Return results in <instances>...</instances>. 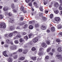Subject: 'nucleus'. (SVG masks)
<instances>
[{"mask_svg":"<svg viewBox=\"0 0 62 62\" xmlns=\"http://www.w3.org/2000/svg\"><path fill=\"white\" fill-rule=\"evenodd\" d=\"M3 18H4V16L2 15H0V19H2Z\"/></svg>","mask_w":62,"mask_h":62,"instance_id":"nucleus-36","label":"nucleus"},{"mask_svg":"<svg viewBox=\"0 0 62 62\" xmlns=\"http://www.w3.org/2000/svg\"><path fill=\"white\" fill-rule=\"evenodd\" d=\"M42 19L43 21H46L47 19L46 18V17H45L44 16L42 17Z\"/></svg>","mask_w":62,"mask_h":62,"instance_id":"nucleus-30","label":"nucleus"},{"mask_svg":"<svg viewBox=\"0 0 62 62\" xmlns=\"http://www.w3.org/2000/svg\"><path fill=\"white\" fill-rule=\"evenodd\" d=\"M59 9L60 10H62V7H59Z\"/></svg>","mask_w":62,"mask_h":62,"instance_id":"nucleus-63","label":"nucleus"},{"mask_svg":"<svg viewBox=\"0 0 62 62\" xmlns=\"http://www.w3.org/2000/svg\"><path fill=\"white\" fill-rule=\"evenodd\" d=\"M8 15L9 16H12V14L11 13H9L8 14Z\"/></svg>","mask_w":62,"mask_h":62,"instance_id":"nucleus-40","label":"nucleus"},{"mask_svg":"<svg viewBox=\"0 0 62 62\" xmlns=\"http://www.w3.org/2000/svg\"><path fill=\"white\" fill-rule=\"evenodd\" d=\"M43 51V48L42 47H41L39 49L40 51Z\"/></svg>","mask_w":62,"mask_h":62,"instance_id":"nucleus-49","label":"nucleus"},{"mask_svg":"<svg viewBox=\"0 0 62 62\" xmlns=\"http://www.w3.org/2000/svg\"><path fill=\"white\" fill-rule=\"evenodd\" d=\"M24 40L23 39L20 38L19 39V41L20 42H23V41Z\"/></svg>","mask_w":62,"mask_h":62,"instance_id":"nucleus-22","label":"nucleus"},{"mask_svg":"<svg viewBox=\"0 0 62 62\" xmlns=\"http://www.w3.org/2000/svg\"><path fill=\"white\" fill-rule=\"evenodd\" d=\"M60 3V5H62V0H57Z\"/></svg>","mask_w":62,"mask_h":62,"instance_id":"nucleus-33","label":"nucleus"},{"mask_svg":"<svg viewBox=\"0 0 62 62\" xmlns=\"http://www.w3.org/2000/svg\"><path fill=\"white\" fill-rule=\"evenodd\" d=\"M9 22H10V23H13L14 22V20H13L12 19H11L10 18L9 20Z\"/></svg>","mask_w":62,"mask_h":62,"instance_id":"nucleus-28","label":"nucleus"},{"mask_svg":"<svg viewBox=\"0 0 62 62\" xmlns=\"http://www.w3.org/2000/svg\"><path fill=\"white\" fill-rule=\"evenodd\" d=\"M58 12H59L58 10H57L55 12V13H56V14H58Z\"/></svg>","mask_w":62,"mask_h":62,"instance_id":"nucleus-52","label":"nucleus"},{"mask_svg":"<svg viewBox=\"0 0 62 62\" xmlns=\"http://www.w3.org/2000/svg\"><path fill=\"white\" fill-rule=\"evenodd\" d=\"M8 62H12L13 61L12 59L11 58H8Z\"/></svg>","mask_w":62,"mask_h":62,"instance_id":"nucleus-13","label":"nucleus"},{"mask_svg":"<svg viewBox=\"0 0 62 62\" xmlns=\"http://www.w3.org/2000/svg\"><path fill=\"white\" fill-rule=\"evenodd\" d=\"M6 43L7 44H9L10 43L9 39H7L6 41Z\"/></svg>","mask_w":62,"mask_h":62,"instance_id":"nucleus-20","label":"nucleus"},{"mask_svg":"<svg viewBox=\"0 0 62 62\" xmlns=\"http://www.w3.org/2000/svg\"><path fill=\"white\" fill-rule=\"evenodd\" d=\"M13 29V27L12 26L10 27L8 29V31H12Z\"/></svg>","mask_w":62,"mask_h":62,"instance_id":"nucleus-11","label":"nucleus"},{"mask_svg":"<svg viewBox=\"0 0 62 62\" xmlns=\"http://www.w3.org/2000/svg\"><path fill=\"white\" fill-rule=\"evenodd\" d=\"M32 23H33V21H31L29 22V23H30V24H32Z\"/></svg>","mask_w":62,"mask_h":62,"instance_id":"nucleus-62","label":"nucleus"},{"mask_svg":"<svg viewBox=\"0 0 62 62\" xmlns=\"http://www.w3.org/2000/svg\"><path fill=\"white\" fill-rule=\"evenodd\" d=\"M14 34H17L18 32L17 31H15L13 32Z\"/></svg>","mask_w":62,"mask_h":62,"instance_id":"nucleus-47","label":"nucleus"},{"mask_svg":"<svg viewBox=\"0 0 62 62\" xmlns=\"http://www.w3.org/2000/svg\"><path fill=\"white\" fill-rule=\"evenodd\" d=\"M62 27V26H61V24L59 25L58 26V28L59 29L61 28Z\"/></svg>","mask_w":62,"mask_h":62,"instance_id":"nucleus-32","label":"nucleus"},{"mask_svg":"<svg viewBox=\"0 0 62 62\" xmlns=\"http://www.w3.org/2000/svg\"><path fill=\"white\" fill-rule=\"evenodd\" d=\"M42 54H43L41 53H39V55H42Z\"/></svg>","mask_w":62,"mask_h":62,"instance_id":"nucleus-64","label":"nucleus"},{"mask_svg":"<svg viewBox=\"0 0 62 62\" xmlns=\"http://www.w3.org/2000/svg\"><path fill=\"white\" fill-rule=\"evenodd\" d=\"M34 35L32 33H30L29 35V38H31V37H34Z\"/></svg>","mask_w":62,"mask_h":62,"instance_id":"nucleus-16","label":"nucleus"},{"mask_svg":"<svg viewBox=\"0 0 62 62\" xmlns=\"http://www.w3.org/2000/svg\"><path fill=\"white\" fill-rule=\"evenodd\" d=\"M4 46L5 47L8 48V45L7 44H5L4 45Z\"/></svg>","mask_w":62,"mask_h":62,"instance_id":"nucleus-39","label":"nucleus"},{"mask_svg":"<svg viewBox=\"0 0 62 62\" xmlns=\"http://www.w3.org/2000/svg\"><path fill=\"white\" fill-rule=\"evenodd\" d=\"M33 4H34V6H36V5H37V4L36 3V2H34L33 3Z\"/></svg>","mask_w":62,"mask_h":62,"instance_id":"nucleus-59","label":"nucleus"},{"mask_svg":"<svg viewBox=\"0 0 62 62\" xmlns=\"http://www.w3.org/2000/svg\"><path fill=\"white\" fill-rule=\"evenodd\" d=\"M51 47H49V48H48L46 50V52L47 53L48 52H49L50 51H51Z\"/></svg>","mask_w":62,"mask_h":62,"instance_id":"nucleus-19","label":"nucleus"},{"mask_svg":"<svg viewBox=\"0 0 62 62\" xmlns=\"http://www.w3.org/2000/svg\"><path fill=\"white\" fill-rule=\"evenodd\" d=\"M8 34H6L5 35V37H8Z\"/></svg>","mask_w":62,"mask_h":62,"instance_id":"nucleus-60","label":"nucleus"},{"mask_svg":"<svg viewBox=\"0 0 62 62\" xmlns=\"http://www.w3.org/2000/svg\"><path fill=\"white\" fill-rule=\"evenodd\" d=\"M45 58L46 59H49V56H47Z\"/></svg>","mask_w":62,"mask_h":62,"instance_id":"nucleus-48","label":"nucleus"},{"mask_svg":"<svg viewBox=\"0 0 62 62\" xmlns=\"http://www.w3.org/2000/svg\"><path fill=\"white\" fill-rule=\"evenodd\" d=\"M45 12L46 14H47V13L48 12V11L47 10H45Z\"/></svg>","mask_w":62,"mask_h":62,"instance_id":"nucleus-56","label":"nucleus"},{"mask_svg":"<svg viewBox=\"0 0 62 62\" xmlns=\"http://www.w3.org/2000/svg\"><path fill=\"white\" fill-rule=\"evenodd\" d=\"M13 57L14 59H17L18 57V55H15L13 56Z\"/></svg>","mask_w":62,"mask_h":62,"instance_id":"nucleus-21","label":"nucleus"},{"mask_svg":"<svg viewBox=\"0 0 62 62\" xmlns=\"http://www.w3.org/2000/svg\"><path fill=\"white\" fill-rule=\"evenodd\" d=\"M24 38L25 39H26V41H27V39H28V36H27L26 35L24 37Z\"/></svg>","mask_w":62,"mask_h":62,"instance_id":"nucleus-26","label":"nucleus"},{"mask_svg":"<svg viewBox=\"0 0 62 62\" xmlns=\"http://www.w3.org/2000/svg\"><path fill=\"white\" fill-rule=\"evenodd\" d=\"M11 7L12 9L15 8V7H14V3L12 4L11 5Z\"/></svg>","mask_w":62,"mask_h":62,"instance_id":"nucleus-23","label":"nucleus"},{"mask_svg":"<svg viewBox=\"0 0 62 62\" xmlns=\"http://www.w3.org/2000/svg\"><path fill=\"white\" fill-rule=\"evenodd\" d=\"M49 54H50L51 55H53V53L52 52H50L49 53Z\"/></svg>","mask_w":62,"mask_h":62,"instance_id":"nucleus-55","label":"nucleus"},{"mask_svg":"<svg viewBox=\"0 0 62 62\" xmlns=\"http://www.w3.org/2000/svg\"><path fill=\"white\" fill-rule=\"evenodd\" d=\"M13 11L14 12H17V11L15 9H13Z\"/></svg>","mask_w":62,"mask_h":62,"instance_id":"nucleus-53","label":"nucleus"},{"mask_svg":"<svg viewBox=\"0 0 62 62\" xmlns=\"http://www.w3.org/2000/svg\"><path fill=\"white\" fill-rule=\"evenodd\" d=\"M25 59V57H20L19 58V60H20V61H23V60Z\"/></svg>","mask_w":62,"mask_h":62,"instance_id":"nucleus-9","label":"nucleus"},{"mask_svg":"<svg viewBox=\"0 0 62 62\" xmlns=\"http://www.w3.org/2000/svg\"><path fill=\"white\" fill-rule=\"evenodd\" d=\"M46 43L47 44L49 45L50 44V40H47L46 41Z\"/></svg>","mask_w":62,"mask_h":62,"instance_id":"nucleus-35","label":"nucleus"},{"mask_svg":"<svg viewBox=\"0 0 62 62\" xmlns=\"http://www.w3.org/2000/svg\"><path fill=\"white\" fill-rule=\"evenodd\" d=\"M6 27V25L5 23H3L1 24L0 25V28H5Z\"/></svg>","mask_w":62,"mask_h":62,"instance_id":"nucleus-2","label":"nucleus"},{"mask_svg":"<svg viewBox=\"0 0 62 62\" xmlns=\"http://www.w3.org/2000/svg\"><path fill=\"white\" fill-rule=\"evenodd\" d=\"M56 41L57 42H59L60 41V39H58L56 40Z\"/></svg>","mask_w":62,"mask_h":62,"instance_id":"nucleus-51","label":"nucleus"},{"mask_svg":"<svg viewBox=\"0 0 62 62\" xmlns=\"http://www.w3.org/2000/svg\"><path fill=\"white\" fill-rule=\"evenodd\" d=\"M43 7L42 6H41L40 7L39 9L41 11H43V8H42Z\"/></svg>","mask_w":62,"mask_h":62,"instance_id":"nucleus-25","label":"nucleus"},{"mask_svg":"<svg viewBox=\"0 0 62 62\" xmlns=\"http://www.w3.org/2000/svg\"><path fill=\"white\" fill-rule=\"evenodd\" d=\"M16 37L18 38H21V35L20 34H18L17 35Z\"/></svg>","mask_w":62,"mask_h":62,"instance_id":"nucleus-24","label":"nucleus"},{"mask_svg":"<svg viewBox=\"0 0 62 62\" xmlns=\"http://www.w3.org/2000/svg\"><path fill=\"white\" fill-rule=\"evenodd\" d=\"M39 26V25L38 24H36L35 25V27L37 28V27H38Z\"/></svg>","mask_w":62,"mask_h":62,"instance_id":"nucleus-42","label":"nucleus"},{"mask_svg":"<svg viewBox=\"0 0 62 62\" xmlns=\"http://www.w3.org/2000/svg\"><path fill=\"white\" fill-rule=\"evenodd\" d=\"M53 17H54V15L53 14H51L50 15V18L52 19Z\"/></svg>","mask_w":62,"mask_h":62,"instance_id":"nucleus-41","label":"nucleus"},{"mask_svg":"<svg viewBox=\"0 0 62 62\" xmlns=\"http://www.w3.org/2000/svg\"><path fill=\"white\" fill-rule=\"evenodd\" d=\"M10 49L11 50H14L17 49V47L16 46H11L10 47Z\"/></svg>","mask_w":62,"mask_h":62,"instance_id":"nucleus-4","label":"nucleus"},{"mask_svg":"<svg viewBox=\"0 0 62 62\" xmlns=\"http://www.w3.org/2000/svg\"><path fill=\"white\" fill-rule=\"evenodd\" d=\"M22 34L23 36H24V35H25L26 34V32H23L22 33Z\"/></svg>","mask_w":62,"mask_h":62,"instance_id":"nucleus-43","label":"nucleus"},{"mask_svg":"<svg viewBox=\"0 0 62 62\" xmlns=\"http://www.w3.org/2000/svg\"><path fill=\"white\" fill-rule=\"evenodd\" d=\"M5 15L6 16L8 15V12H6L5 14Z\"/></svg>","mask_w":62,"mask_h":62,"instance_id":"nucleus-58","label":"nucleus"},{"mask_svg":"<svg viewBox=\"0 0 62 62\" xmlns=\"http://www.w3.org/2000/svg\"><path fill=\"white\" fill-rule=\"evenodd\" d=\"M52 52L53 53H54V52H55V49H52Z\"/></svg>","mask_w":62,"mask_h":62,"instance_id":"nucleus-54","label":"nucleus"},{"mask_svg":"<svg viewBox=\"0 0 62 62\" xmlns=\"http://www.w3.org/2000/svg\"><path fill=\"white\" fill-rule=\"evenodd\" d=\"M29 28L30 29H32L33 28V26L32 25H30L29 27Z\"/></svg>","mask_w":62,"mask_h":62,"instance_id":"nucleus-27","label":"nucleus"},{"mask_svg":"<svg viewBox=\"0 0 62 62\" xmlns=\"http://www.w3.org/2000/svg\"><path fill=\"white\" fill-rule=\"evenodd\" d=\"M54 6L55 8H58L59 7V4L58 2H56L54 4Z\"/></svg>","mask_w":62,"mask_h":62,"instance_id":"nucleus-6","label":"nucleus"},{"mask_svg":"<svg viewBox=\"0 0 62 62\" xmlns=\"http://www.w3.org/2000/svg\"><path fill=\"white\" fill-rule=\"evenodd\" d=\"M36 50V48L34 47H32L31 49V50L33 51H35Z\"/></svg>","mask_w":62,"mask_h":62,"instance_id":"nucleus-38","label":"nucleus"},{"mask_svg":"<svg viewBox=\"0 0 62 62\" xmlns=\"http://www.w3.org/2000/svg\"><path fill=\"white\" fill-rule=\"evenodd\" d=\"M46 32L47 33H49L50 32V31L48 29L47 30Z\"/></svg>","mask_w":62,"mask_h":62,"instance_id":"nucleus-57","label":"nucleus"},{"mask_svg":"<svg viewBox=\"0 0 62 62\" xmlns=\"http://www.w3.org/2000/svg\"><path fill=\"white\" fill-rule=\"evenodd\" d=\"M55 20L56 22H59L60 20V18L59 17H56L55 18Z\"/></svg>","mask_w":62,"mask_h":62,"instance_id":"nucleus-7","label":"nucleus"},{"mask_svg":"<svg viewBox=\"0 0 62 62\" xmlns=\"http://www.w3.org/2000/svg\"><path fill=\"white\" fill-rule=\"evenodd\" d=\"M14 42L15 44H18L19 43V41L17 40H15L14 41Z\"/></svg>","mask_w":62,"mask_h":62,"instance_id":"nucleus-31","label":"nucleus"},{"mask_svg":"<svg viewBox=\"0 0 62 62\" xmlns=\"http://www.w3.org/2000/svg\"><path fill=\"white\" fill-rule=\"evenodd\" d=\"M18 51L19 52H20V53H22V52H23V50L22 49H20Z\"/></svg>","mask_w":62,"mask_h":62,"instance_id":"nucleus-45","label":"nucleus"},{"mask_svg":"<svg viewBox=\"0 0 62 62\" xmlns=\"http://www.w3.org/2000/svg\"><path fill=\"white\" fill-rule=\"evenodd\" d=\"M18 24L19 25L22 26L23 25L24 23L20 22L18 23Z\"/></svg>","mask_w":62,"mask_h":62,"instance_id":"nucleus-37","label":"nucleus"},{"mask_svg":"<svg viewBox=\"0 0 62 62\" xmlns=\"http://www.w3.org/2000/svg\"><path fill=\"white\" fill-rule=\"evenodd\" d=\"M29 5L30 7H32V3H29Z\"/></svg>","mask_w":62,"mask_h":62,"instance_id":"nucleus-50","label":"nucleus"},{"mask_svg":"<svg viewBox=\"0 0 62 62\" xmlns=\"http://www.w3.org/2000/svg\"><path fill=\"white\" fill-rule=\"evenodd\" d=\"M40 36H38L37 37H36L33 39V41L34 43H36L39 40V38Z\"/></svg>","mask_w":62,"mask_h":62,"instance_id":"nucleus-1","label":"nucleus"},{"mask_svg":"<svg viewBox=\"0 0 62 62\" xmlns=\"http://www.w3.org/2000/svg\"><path fill=\"white\" fill-rule=\"evenodd\" d=\"M41 46L44 48H45L47 46V45L45 43H43L41 44Z\"/></svg>","mask_w":62,"mask_h":62,"instance_id":"nucleus-5","label":"nucleus"},{"mask_svg":"<svg viewBox=\"0 0 62 62\" xmlns=\"http://www.w3.org/2000/svg\"><path fill=\"white\" fill-rule=\"evenodd\" d=\"M56 57H57V58L60 59V60L61 61H62V55H56Z\"/></svg>","mask_w":62,"mask_h":62,"instance_id":"nucleus-3","label":"nucleus"},{"mask_svg":"<svg viewBox=\"0 0 62 62\" xmlns=\"http://www.w3.org/2000/svg\"><path fill=\"white\" fill-rule=\"evenodd\" d=\"M20 10H21V11H24V9L23 7L22 6L20 8Z\"/></svg>","mask_w":62,"mask_h":62,"instance_id":"nucleus-34","label":"nucleus"},{"mask_svg":"<svg viewBox=\"0 0 62 62\" xmlns=\"http://www.w3.org/2000/svg\"><path fill=\"white\" fill-rule=\"evenodd\" d=\"M9 55L11 56V57H12V56H13V54H9Z\"/></svg>","mask_w":62,"mask_h":62,"instance_id":"nucleus-61","label":"nucleus"},{"mask_svg":"<svg viewBox=\"0 0 62 62\" xmlns=\"http://www.w3.org/2000/svg\"><path fill=\"white\" fill-rule=\"evenodd\" d=\"M31 58L33 60H36L37 59V57H31Z\"/></svg>","mask_w":62,"mask_h":62,"instance_id":"nucleus-17","label":"nucleus"},{"mask_svg":"<svg viewBox=\"0 0 62 62\" xmlns=\"http://www.w3.org/2000/svg\"><path fill=\"white\" fill-rule=\"evenodd\" d=\"M13 35V33L12 32L10 33H9L8 36L9 37H11Z\"/></svg>","mask_w":62,"mask_h":62,"instance_id":"nucleus-14","label":"nucleus"},{"mask_svg":"<svg viewBox=\"0 0 62 62\" xmlns=\"http://www.w3.org/2000/svg\"><path fill=\"white\" fill-rule=\"evenodd\" d=\"M41 29L42 30H46V28L45 26H42L41 27Z\"/></svg>","mask_w":62,"mask_h":62,"instance_id":"nucleus-12","label":"nucleus"},{"mask_svg":"<svg viewBox=\"0 0 62 62\" xmlns=\"http://www.w3.org/2000/svg\"><path fill=\"white\" fill-rule=\"evenodd\" d=\"M3 54L5 56H6V57H8V56L7 54V51H4L3 52Z\"/></svg>","mask_w":62,"mask_h":62,"instance_id":"nucleus-10","label":"nucleus"},{"mask_svg":"<svg viewBox=\"0 0 62 62\" xmlns=\"http://www.w3.org/2000/svg\"><path fill=\"white\" fill-rule=\"evenodd\" d=\"M51 31L52 32H54L55 31V27H52L51 28Z\"/></svg>","mask_w":62,"mask_h":62,"instance_id":"nucleus-18","label":"nucleus"},{"mask_svg":"<svg viewBox=\"0 0 62 62\" xmlns=\"http://www.w3.org/2000/svg\"><path fill=\"white\" fill-rule=\"evenodd\" d=\"M27 50H24L23 52V53L24 54H26L27 53Z\"/></svg>","mask_w":62,"mask_h":62,"instance_id":"nucleus-29","label":"nucleus"},{"mask_svg":"<svg viewBox=\"0 0 62 62\" xmlns=\"http://www.w3.org/2000/svg\"><path fill=\"white\" fill-rule=\"evenodd\" d=\"M8 9V7L7 6L3 8V10L4 11H7Z\"/></svg>","mask_w":62,"mask_h":62,"instance_id":"nucleus-8","label":"nucleus"},{"mask_svg":"<svg viewBox=\"0 0 62 62\" xmlns=\"http://www.w3.org/2000/svg\"><path fill=\"white\" fill-rule=\"evenodd\" d=\"M57 51L58 52H62V48L61 47H59L57 48Z\"/></svg>","mask_w":62,"mask_h":62,"instance_id":"nucleus-15","label":"nucleus"},{"mask_svg":"<svg viewBox=\"0 0 62 62\" xmlns=\"http://www.w3.org/2000/svg\"><path fill=\"white\" fill-rule=\"evenodd\" d=\"M43 14L42 13H39V16H40V17H42V16H43L42 15Z\"/></svg>","mask_w":62,"mask_h":62,"instance_id":"nucleus-44","label":"nucleus"},{"mask_svg":"<svg viewBox=\"0 0 62 62\" xmlns=\"http://www.w3.org/2000/svg\"><path fill=\"white\" fill-rule=\"evenodd\" d=\"M31 0H25V1L26 3H28Z\"/></svg>","mask_w":62,"mask_h":62,"instance_id":"nucleus-46","label":"nucleus"}]
</instances>
